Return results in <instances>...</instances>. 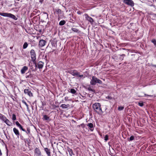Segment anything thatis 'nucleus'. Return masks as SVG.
Wrapping results in <instances>:
<instances>
[{
	"instance_id": "f257e3e1",
	"label": "nucleus",
	"mask_w": 156,
	"mask_h": 156,
	"mask_svg": "<svg viewBox=\"0 0 156 156\" xmlns=\"http://www.w3.org/2000/svg\"><path fill=\"white\" fill-rule=\"evenodd\" d=\"M93 108L94 111L98 114L101 115L104 112H107V108L105 106V110L103 111L101 107V105L99 103H95L93 105Z\"/></svg>"
},
{
	"instance_id": "f03ea898",
	"label": "nucleus",
	"mask_w": 156,
	"mask_h": 156,
	"mask_svg": "<svg viewBox=\"0 0 156 156\" xmlns=\"http://www.w3.org/2000/svg\"><path fill=\"white\" fill-rule=\"evenodd\" d=\"M31 57V59L34 64L35 65V66L37 67V63L36 62V54L34 50L32 49L30 51Z\"/></svg>"
},
{
	"instance_id": "7ed1b4c3",
	"label": "nucleus",
	"mask_w": 156,
	"mask_h": 156,
	"mask_svg": "<svg viewBox=\"0 0 156 156\" xmlns=\"http://www.w3.org/2000/svg\"><path fill=\"white\" fill-rule=\"evenodd\" d=\"M97 83L99 84H102V82L101 80L95 76H93L90 82V84L92 85H95Z\"/></svg>"
},
{
	"instance_id": "20e7f679",
	"label": "nucleus",
	"mask_w": 156,
	"mask_h": 156,
	"mask_svg": "<svg viewBox=\"0 0 156 156\" xmlns=\"http://www.w3.org/2000/svg\"><path fill=\"white\" fill-rule=\"evenodd\" d=\"M0 15L5 16L9 18H11L14 20H17V18L14 15L8 13H2L0 12Z\"/></svg>"
},
{
	"instance_id": "39448f33",
	"label": "nucleus",
	"mask_w": 156,
	"mask_h": 156,
	"mask_svg": "<svg viewBox=\"0 0 156 156\" xmlns=\"http://www.w3.org/2000/svg\"><path fill=\"white\" fill-rule=\"evenodd\" d=\"M123 2L125 4L132 7L134 5L133 1L132 0H123Z\"/></svg>"
},
{
	"instance_id": "423d86ee",
	"label": "nucleus",
	"mask_w": 156,
	"mask_h": 156,
	"mask_svg": "<svg viewBox=\"0 0 156 156\" xmlns=\"http://www.w3.org/2000/svg\"><path fill=\"white\" fill-rule=\"evenodd\" d=\"M24 93L25 94L27 95L29 97H33V94L31 92V89L30 88L26 89L24 90Z\"/></svg>"
},
{
	"instance_id": "0eeeda50",
	"label": "nucleus",
	"mask_w": 156,
	"mask_h": 156,
	"mask_svg": "<svg viewBox=\"0 0 156 156\" xmlns=\"http://www.w3.org/2000/svg\"><path fill=\"white\" fill-rule=\"evenodd\" d=\"M84 16L86 19L91 24H93V23L94 22V20L93 18L89 16L87 14H85Z\"/></svg>"
},
{
	"instance_id": "6e6552de",
	"label": "nucleus",
	"mask_w": 156,
	"mask_h": 156,
	"mask_svg": "<svg viewBox=\"0 0 156 156\" xmlns=\"http://www.w3.org/2000/svg\"><path fill=\"white\" fill-rule=\"evenodd\" d=\"M68 73L74 76H77L78 75V72L76 70H71L68 71Z\"/></svg>"
},
{
	"instance_id": "1a4fd4ad",
	"label": "nucleus",
	"mask_w": 156,
	"mask_h": 156,
	"mask_svg": "<svg viewBox=\"0 0 156 156\" xmlns=\"http://www.w3.org/2000/svg\"><path fill=\"white\" fill-rule=\"evenodd\" d=\"M47 43V42L43 39L40 40L39 42L38 45L40 47H43Z\"/></svg>"
},
{
	"instance_id": "9d476101",
	"label": "nucleus",
	"mask_w": 156,
	"mask_h": 156,
	"mask_svg": "<svg viewBox=\"0 0 156 156\" xmlns=\"http://www.w3.org/2000/svg\"><path fill=\"white\" fill-rule=\"evenodd\" d=\"M42 119L43 121H46L47 122H49L51 120L50 117L46 115H43Z\"/></svg>"
},
{
	"instance_id": "9b49d317",
	"label": "nucleus",
	"mask_w": 156,
	"mask_h": 156,
	"mask_svg": "<svg viewBox=\"0 0 156 156\" xmlns=\"http://www.w3.org/2000/svg\"><path fill=\"white\" fill-rule=\"evenodd\" d=\"M34 152L35 154H36L37 156H41V155L40 150L37 147L35 149Z\"/></svg>"
},
{
	"instance_id": "f8f14e48",
	"label": "nucleus",
	"mask_w": 156,
	"mask_h": 156,
	"mask_svg": "<svg viewBox=\"0 0 156 156\" xmlns=\"http://www.w3.org/2000/svg\"><path fill=\"white\" fill-rule=\"evenodd\" d=\"M44 63L41 61H39L37 63V67L39 69H42L44 66Z\"/></svg>"
},
{
	"instance_id": "ddd939ff",
	"label": "nucleus",
	"mask_w": 156,
	"mask_h": 156,
	"mask_svg": "<svg viewBox=\"0 0 156 156\" xmlns=\"http://www.w3.org/2000/svg\"><path fill=\"white\" fill-rule=\"evenodd\" d=\"M87 125V126H88V128L91 131H93L94 127L93 124L92 123H88Z\"/></svg>"
},
{
	"instance_id": "4468645a",
	"label": "nucleus",
	"mask_w": 156,
	"mask_h": 156,
	"mask_svg": "<svg viewBox=\"0 0 156 156\" xmlns=\"http://www.w3.org/2000/svg\"><path fill=\"white\" fill-rule=\"evenodd\" d=\"M28 69V67L27 66H24L21 69L20 72L22 74H24Z\"/></svg>"
},
{
	"instance_id": "2eb2a0df",
	"label": "nucleus",
	"mask_w": 156,
	"mask_h": 156,
	"mask_svg": "<svg viewBox=\"0 0 156 156\" xmlns=\"http://www.w3.org/2000/svg\"><path fill=\"white\" fill-rule=\"evenodd\" d=\"M13 131L15 135L18 137H19V136L20 135V134L18 129L15 127H14L13 129Z\"/></svg>"
},
{
	"instance_id": "dca6fc26",
	"label": "nucleus",
	"mask_w": 156,
	"mask_h": 156,
	"mask_svg": "<svg viewBox=\"0 0 156 156\" xmlns=\"http://www.w3.org/2000/svg\"><path fill=\"white\" fill-rule=\"evenodd\" d=\"M44 151H45L48 156H51L50 149L47 147L44 148Z\"/></svg>"
},
{
	"instance_id": "f3484780",
	"label": "nucleus",
	"mask_w": 156,
	"mask_h": 156,
	"mask_svg": "<svg viewBox=\"0 0 156 156\" xmlns=\"http://www.w3.org/2000/svg\"><path fill=\"white\" fill-rule=\"evenodd\" d=\"M33 76L32 74L31 73V71L30 73V71H29L26 74V78H31Z\"/></svg>"
},
{
	"instance_id": "a211bd4d",
	"label": "nucleus",
	"mask_w": 156,
	"mask_h": 156,
	"mask_svg": "<svg viewBox=\"0 0 156 156\" xmlns=\"http://www.w3.org/2000/svg\"><path fill=\"white\" fill-rule=\"evenodd\" d=\"M55 12L57 14H58V16H59V15H61L62 14V11L61 10L58 9H55Z\"/></svg>"
},
{
	"instance_id": "6ab92c4d",
	"label": "nucleus",
	"mask_w": 156,
	"mask_h": 156,
	"mask_svg": "<svg viewBox=\"0 0 156 156\" xmlns=\"http://www.w3.org/2000/svg\"><path fill=\"white\" fill-rule=\"evenodd\" d=\"M67 151L69 153V154L70 156H72L73 155H74V154H73V151L72 149L69 147L67 148Z\"/></svg>"
},
{
	"instance_id": "aec40b11",
	"label": "nucleus",
	"mask_w": 156,
	"mask_h": 156,
	"mask_svg": "<svg viewBox=\"0 0 156 156\" xmlns=\"http://www.w3.org/2000/svg\"><path fill=\"white\" fill-rule=\"evenodd\" d=\"M69 106L70 105L69 104L65 105L64 104H62L60 106L63 108H67L69 107Z\"/></svg>"
},
{
	"instance_id": "412c9836",
	"label": "nucleus",
	"mask_w": 156,
	"mask_h": 156,
	"mask_svg": "<svg viewBox=\"0 0 156 156\" xmlns=\"http://www.w3.org/2000/svg\"><path fill=\"white\" fill-rule=\"evenodd\" d=\"M4 122L9 126H11L12 125V123L8 119H7Z\"/></svg>"
},
{
	"instance_id": "4be33fe9",
	"label": "nucleus",
	"mask_w": 156,
	"mask_h": 156,
	"mask_svg": "<svg viewBox=\"0 0 156 156\" xmlns=\"http://www.w3.org/2000/svg\"><path fill=\"white\" fill-rule=\"evenodd\" d=\"M24 140L25 143H27L28 145H29L30 143V139H24Z\"/></svg>"
},
{
	"instance_id": "5701e85b",
	"label": "nucleus",
	"mask_w": 156,
	"mask_h": 156,
	"mask_svg": "<svg viewBox=\"0 0 156 156\" xmlns=\"http://www.w3.org/2000/svg\"><path fill=\"white\" fill-rule=\"evenodd\" d=\"M66 23L65 20H61L59 22V24L60 26H63Z\"/></svg>"
},
{
	"instance_id": "b1692460",
	"label": "nucleus",
	"mask_w": 156,
	"mask_h": 156,
	"mask_svg": "<svg viewBox=\"0 0 156 156\" xmlns=\"http://www.w3.org/2000/svg\"><path fill=\"white\" fill-rule=\"evenodd\" d=\"M42 16L44 17L45 19H47L48 17V15L47 13H44L42 15Z\"/></svg>"
},
{
	"instance_id": "393cba45",
	"label": "nucleus",
	"mask_w": 156,
	"mask_h": 156,
	"mask_svg": "<svg viewBox=\"0 0 156 156\" xmlns=\"http://www.w3.org/2000/svg\"><path fill=\"white\" fill-rule=\"evenodd\" d=\"M70 92L73 94H76V90L73 88L71 89Z\"/></svg>"
},
{
	"instance_id": "a878e982",
	"label": "nucleus",
	"mask_w": 156,
	"mask_h": 156,
	"mask_svg": "<svg viewBox=\"0 0 156 156\" xmlns=\"http://www.w3.org/2000/svg\"><path fill=\"white\" fill-rule=\"evenodd\" d=\"M71 30L73 31L74 32L78 33L79 32V30L78 29L75 28H72Z\"/></svg>"
},
{
	"instance_id": "bb28decb",
	"label": "nucleus",
	"mask_w": 156,
	"mask_h": 156,
	"mask_svg": "<svg viewBox=\"0 0 156 156\" xmlns=\"http://www.w3.org/2000/svg\"><path fill=\"white\" fill-rule=\"evenodd\" d=\"M28 44L27 42H25L23 46V49H26L28 46Z\"/></svg>"
},
{
	"instance_id": "cd10ccee",
	"label": "nucleus",
	"mask_w": 156,
	"mask_h": 156,
	"mask_svg": "<svg viewBox=\"0 0 156 156\" xmlns=\"http://www.w3.org/2000/svg\"><path fill=\"white\" fill-rule=\"evenodd\" d=\"M87 89L89 91H91L92 92H93V93H95V90L94 89H91V88L90 87H88L87 88Z\"/></svg>"
},
{
	"instance_id": "c85d7f7f",
	"label": "nucleus",
	"mask_w": 156,
	"mask_h": 156,
	"mask_svg": "<svg viewBox=\"0 0 156 156\" xmlns=\"http://www.w3.org/2000/svg\"><path fill=\"white\" fill-rule=\"evenodd\" d=\"M22 102L24 104L27 106V109H29V107H28V104H27V103L26 102L24 101V100H22Z\"/></svg>"
},
{
	"instance_id": "c756f323",
	"label": "nucleus",
	"mask_w": 156,
	"mask_h": 156,
	"mask_svg": "<svg viewBox=\"0 0 156 156\" xmlns=\"http://www.w3.org/2000/svg\"><path fill=\"white\" fill-rule=\"evenodd\" d=\"M25 132L27 134L30 133V128L29 127H27V131H26V132Z\"/></svg>"
},
{
	"instance_id": "7c9ffc66",
	"label": "nucleus",
	"mask_w": 156,
	"mask_h": 156,
	"mask_svg": "<svg viewBox=\"0 0 156 156\" xmlns=\"http://www.w3.org/2000/svg\"><path fill=\"white\" fill-rule=\"evenodd\" d=\"M125 56V54H123L121 55H120V57H119V59L121 60H122L123 59V58Z\"/></svg>"
},
{
	"instance_id": "2f4dec72",
	"label": "nucleus",
	"mask_w": 156,
	"mask_h": 156,
	"mask_svg": "<svg viewBox=\"0 0 156 156\" xmlns=\"http://www.w3.org/2000/svg\"><path fill=\"white\" fill-rule=\"evenodd\" d=\"M30 69L32 71H35L37 69V67H35V69H34L33 66H31L30 67Z\"/></svg>"
},
{
	"instance_id": "473e14b6",
	"label": "nucleus",
	"mask_w": 156,
	"mask_h": 156,
	"mask_svg": "<svg viewBox=\"0 0 156 156\" xmlns=\"http://www.w3.org/2000/svg\"><path fill=\"white\" fill-rule=\"evenodd\" d=\"M134 139H135L134 136H132L130 137V138H129V141H131L133 140H134Z\"/></svg>"
},
{
	"instance_id": "72a5a7b5",
	"label": "nucleus",
	"mask_w": 156,
	"mask_h": 156,
	"mask_svg": "<svg viewBox=\"0 0 156 156\" xmlns=\"http://www.w3.org/2000/svg\"><path fill=\"white\" fill-rule=\"evenodd\" d=\"M16 115L15 114H13L12 115V120L13 121H15V120H16Z\"/></svg>"
},
{
	"instance_id": "f704fd0d",
	"label": "nucleus",
	"mask_w": 156,
	"mask_h": 156,
	"mask_svg": "<svg viewBox=\"0 0 156 156\" xmlns=\"http://www.w3.org/2000/svg\"><path fill=\"white\" fill-rule=\"evenodd\" d=\"M7 119L6 118L4 115L3 116H2L1 119L3 121H4V122H5Z\"/></svg>"
},
{
	"instance_id": "c9c22d12",
	"label": "nucleus",
	"mask_w": 156,
	"mask_h": 156,
	"mask_svg": "<svg viewBox=\"0 0 156 156\" xmlns=\"http://www.w3.org/2000/svg\"><path fill=\"white\" fill-rule=\"evenodd\" d=\"M108 140V136L106 135L104 137V140L105 141H107Z\"/></svg>"
},
{
	"instance_id": "e433bc0d",
	"label": "nucleus",
	"mask_w": 156,
	"mask_h": 156,
	"mask_svg": "<svg viewBox=\"0 0 156 156\" xmlns=\"http://www.w3.org/2000/svg\"><path fill=\"white\" fill-rule=\"evenodd\" d=\"M151 41L156 46V40L155 39H153L151 40Z\"/></svg>"
},
{
	"instance_id": "4c0bfd02",
	"label": "nucleus",
	"mask_w": 156,
	"mask_h": 156,
	"mask_svg": "<svg viewBox=\"0 0 156 156\" xmlns=\"http://www.w3.org/2000/svg\"><path fill=\"white\" fill-rule=\"evenodd\" d=\"M36 30L39 32L40 33H41L42 32V30L41 29H40L39 28V27H36Z\"/></svg>"
},
{
	"instance_id": "58836bf2",
	"label": "nucleus",
	"mask_w": 156,
	"mask_h": 156,
	"mask_svg": "<svg viewBox=\"0 0 156 156\" xmlns=\"http://www.w3.org/2000/svg\"><path fill=\"white\" fill-rule=\"evenodd\" d=\"M124 107L123 106H119L118 107V110H122L124 109Z\"/></svg>"
},
{
	"instance_id": "ea45409f",
	"label": "nucleus",
	"mask_w": 156,
	"mask_h": 156,
	"mask_svg": "<svg viewBox=\"0 0 156 156\" xmlns=\"http://www.w3.org/2000/svg\"><path fill=\"white\" fill-rule=\"evenodd\" d=\"M24 132H26V130L24 129H23L22 126L21 125L19 127Z\"/></svg>"
},
{
	"instance_id": "a19ab883",
	"label": "nucleus",
	"mask_w": 156,
	"mask_h": 156,
	"mask_svg": "<svg viewBox=\"0 0 156 156\" xmlns=\"http://www.w3.org/2000/svg\"><path fill=\"white\" fill-rule=\"evenodd\" d=\"M38 12H39V11H37V10H36V11L35 10L33 12L32 14L34 15H36L37 14V13H38Z\"/></svg>"
},
{
	"instance_id": "79ce46f5",
	"label": "nucleus",
	"mask_w": 156,
	"mask_h": 156,
	"mask_svg": "<svg viewBox=\"0 0 156 156\" xmlns=\"http://www.w3.org/2000/svg\"><path fill=\"white\" fill-rule=\"evenodd\" d=\"M16 124L19 127L21 125L20 124L18 121H16Z\"/></svg>"
},
{
	"instance_id": "37998d69",
	"label": "nucleus",
	"mask_w": 156,
	"mask_h": 156,
	"mask_svg": "<svg viewBox=\"0 0 156 156\" xmlns=\"http://www.w3.org/2000/svg\"><path fill=\"white\" fill-rule=\"evenodd\" d=\"M106 98L108 99L109 100H111L112 99V97L110 96H108L107 97H106Z\"/></svg>"
},
{
	"instance_id": "c03bdc74",
	"label": "nucleus",
	"mask_w": 156,
	"mask_h": 156,
	"mask_svg": "<svg viewBox=\"0 0 156 156\" xmlns=\"http://www.w3.org/2000/svg\"><path fill=\"white\" fill-rule=\"evenodd\" d=\"M76 76L77 77H82L83 76V75H80V73L79 72H78V75H77Z\"/></svg>"
},
{
	"instance_id": "a18cd8bd",
	"label": "nucleus",
	"mask_w": 156,
	"mask_h": 156,
	"mask_svg": "<svg viewBox=\"0 0 156 156\" xmlns=\"http://www.w3.org/2000/svg\"><path fill=\"white\" fill-rule=\"evenodd\" d=\"M80 126H81L83 128H84L85 127V126L84 124L83 123L80 124Z\"/></svg>"
},
{
	"instance_id": "49530a36",
	"label": "nucleus",
	"mask_w": 156,
	"mask_h": 156,
	"mask_svg": "<svg viewBox=\"0 0 156 156\" xmlns=\"http://www.w3.org/2000/svg\"><path fill=\"white\" fill-rule=\"evenodd\" d=\"M138 105H139L140 106H143L144 105V104L143 103H139L138 104Z\"/></svg>"
},
{
	"instance_id": "de8ad7c7",
	"label": "nucleus",
	"mask_w": 156,
	"mask_h": 156,
	"mask_svg": "<svg viewBox=\"0 0 156 156\" xmlns=\"http://www.w3.org/2000/svg\"><path fill=\"white\" fill-rule=\"evenodd\" d=\"M41 102L42 103V106H41V108H43V106L45 105V103L43 102L42 101H41Z\"/></svg>"
},
{
	"instance_id": "09e8293b",
	"label": "nucleus",
	"mask_w": 156,
	"mask_h": 156,
	"mask_svg": "<svg viewBox=\"0 0 156 156\" xmlns=\"http://www.w3.org/2000/svg\"><path fill=\"white\" fill-rule=\"evenodd\" d=\"M69 97H66L64 99L65 101H67L68 100Z\"/></svg>"
},
{
	"instance_id": "8fccbe9b",
	"label": "nucleus",
	"mask_w": 156,
	"mask_h": 156,
	"mask_svg": "<svg viewBox=\"0 0 156 156\" xmlns=\"http://www.w3.org/2000/svg\"><path fill=\"white\" fill-rule=\"evenodd\" d=\"M144 96L145 97L146 96H150V97H152V95H148L146 94H144Z\"/></svg>"
},
{
	"instance_id": "3c124183",
	"label": "nucleus",
	"mask_w": 156,
	"mask_h": 156,
	"mask_svg": "<svg viewBox=\"0 0 156 156\" xmlns=\"http://www.w3.org/2000/svg\"><path fill=\"white\" fill-rule=\"evenodd\" d=\"M58 141H59V143H61V141H62L63 142V139H59L58 140Z\"/></svg>"
},
{
	"instance_id": "603ef678",
	"label": "nucleus",
	"mask_w": 156,
	"mask_h": 156,
	"mask_svg": "<svg viewBox=\"0 0 156 156\" xmlns=\"http://www.w3.org/2000/svg\"><path fill=\"white\" fill-rule=\"evenodd\" d=\"M3 115L2 114L0 113V119H1L2 118V116H3Z\"/></svg>"
},
{
	"instance_id": "864d4df0",
	"label": "nucleus",
	"mask_w": 156,
	"mask_h": 156,
	"mask_svg": "<svg viewBox=\"0 0 156 156\" xmlns=\"http://www.w3.org/2000/svg\"><path fill=\"white\" fill-rule=\"evenodd\" d=\"M14 36V34L13 33H12V35L11 37V38H12Z\"/></svg>"
},
{
	"instance_id": "5fc2aeb1",
	"label": "nucleus",
	"mask_w": 156,
	"mask_h": 156,
	"mask_svg": "<svg viewBox=\"0 0 156 156\" xmlns=\"http://www.w3.org/2000/svg\"><path fill=\"white\" fill-rule=\"evenodd\" d=\"M77 13L78 14H81V12L80 11H78L77 12Z\"/></svg>"
},
{
	"instance_id": "6e6d98bb",
	"label": "nucleus",
	"mask_w": 156,
	"mask_h": 156,
	"mask_svg": "<svg viewBox=\"0 0 156 156\" xmlns=\"http://www.w3.org/2000/svg\"><path fill=\"white\" fill-rule=\"evenodd\" d=\"M152 66L156 68V65H152Z\"/></svg>"
},
{
	"instance_id": "4d7b16f0",
	"label": "nucleus",
	"mask_w": 156,
	"mask_h": 156,
	"mask_svg": "<svg viewBox=\"0 0 156 156\" xmlns=\"http://www.w3.org/2000/svg\"><path fill=\"white\" fill-rule=\"evenodd\" d=\"M80 126H80V125H78V126H77V127H80Z\"/></svg>"
},
{
	"instance_id": "13d9d810",
	"label": "nucleus",
	"mask_w": 156,
	"mask_h": 156,
	"mask_svg": "<svg viewBox=\"0 0 156 156\" xmlns=\"http://www.w3.org/2000/svg\"><path fill=\"white\" fill-rule=\"evenodd\" d=\"M43 1V0H40V2H42Z\"/></svg>"
}]
</instances>
